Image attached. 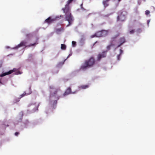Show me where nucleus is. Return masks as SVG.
Returning a JSON list of instances; mask_svg holds the SVG:
<instances>
[{"mask_svg": "<svg viewBox=\"0 0 155 155\" xmlns=\"http://www.w3.org/2000/svg\"><path fill=\"white\" fill-rule=\"evenodd\" d=\"M95 62L94 58L91 57L88 60H85L84 63L81 66L80 69L84 70L92 67L95 64Z\"/></svg>", "mask_w": 155, "mask_h": 155, "instance_id": "f257e3e1", "label": "nucleus"}, {"mask_svg": "<svg viewBox=\"0 0 155 155\" xmlns=\"http://www.w3.org/2000/svg\"><path fill=\"white\" fill-rule=\"evenodd\" d=\"M61 91L60 89H56L53 92H51L50 95V99L52 100L55 99L54 103L56 104L57 101L60 97V95L61 94Z\"/></svg>", "mask_w": 155, "mask_h": 155, "instance_id": "f03ea898", "label": "nucleus"}, {"mask_svg": "<svg viewBox=\"0 0 155 155\" xmlns=\"http://www.w3.org/2000/svg\"><path fill=\"white\" fill-rule=\"evenodd\" d=\"M127 14V12L126 11H123L117 17V20L121 21H124L126 18V16Z\"/></svg>", "mask_w": 155, "mask_h": 155, "instance_id": "7ed1b4c3", "label": "nucleus"}, {"mask_svg": "<svg viewBox=\"0 0 155 155\" xmlns=\"http://www.w3.org/2000/svg\"><path fill=\"white\" fill-rule=\"evenodd\" d=\"M15 69H13V70H11L9 71L8 72H5V73H4L1 74H0V83H2L1 82V81L2 79L1 77H2L3 76H4L5 75L9 74H11L13 72L15 71Z\"/></svg>", "mask_w": 155, "mask_h": 155, "instance_id": "20e7f679", "label": "nucleus"}, {"mask_svg": "<svg viewBox=\"0 0 155 155\" xmlns=\"http://www.w3.org/2000/svg\"><path fill=\"white\" fill-rule=\"evenodd\" d=\"M126 42V40L125 37H122L120 38L118 40V42L120 43V44L117 46V47H120Z\"/></svg>", "mask_w": 155, "mask_h": 155, "instance_id": "39448f33", "label": "nucleus"}, {"mask_svg": "<svg viewBox=\"0 0 155 155\" xmlns=\"http://www.w3.org/2000/svg\"><path fill=\"white\" fill-rule=\"evenodd\" d=\"M106 56V54L105 51H103L101 54H99L97 57V61H100L102 58L105 57Z\"/></svg>", "mask_w": 155, "mask_h": 155, "instance_id": "423d86ee", "label": "nucleus"}, {"mask_svg": "<svg viewBox=\"0 0 155 155\" xmlns=\"http://www.w3.org/2000/svg\"><path fill=\"white\" fill-rule=\"evenodd\" d=\"M71 89L70 87H68L65 91V92L63 94V96H64L66 95H68L70 94H74L75 92H72Z\"/></svg>", "mask_w": 155, "mask_h": 155, "instance_id": "0eeeda50", "label": "nucleus"}, {"mask_svg": "<svg viewBox=\"0 0 155 155\" xmlns=\"http://www.w3.org/2000/svg\"><path fill=\"white\" fill-rule=\"evenodd\" d=\"M110 0H103L102 4L104 8H105L109 5V2Z\"/></svg>", "mask_w": 155, "mask_h": 155, "instance_id": "6e6552de", "label": "nucleus"}, {"mask_svg": "<svg viewBox=\"0 0 155 155\" xmlns=\"http://www.w3.org/2000/svg\"><path fill=\"white\" fill-rule=\"evenodd\" d=\"M27 44V42L25 41H22L17 46L15 47V48H18L21 47L23 46H25Z\"/></svg>", "mask_w": 155, "mask_h": 155, "instance_id": "1a4fd4ad", "label": "nucleus"}, {"mask_svg": "<svg viewBox=\"0 0 155 155\" xmlns=\"http://www.w3.org/2000/svg\"><path fill=\"white\" fill-rule=\"evenodd\" d=\"M55 19H52L51 17H50L45 20V22L48 24H50L53 22Z\"/></svg>", "mask_w": 155, "mask_h": 155, "instance_id": "9d476101", "label": "nucleus"}, {"mask_svg": "<svg viewBox=\"0 0 155 155\" xmlns=\"http://www.w3.org/2000/svg\"><path fill=\"white\" fill-rule=\"evenodd\" d=\"M101 31L102 37H104L108 35L109 30H101Z\"/></svg>", "mask_w": 155, "mask_h": 155, "instance_id": "9b49d317", "label": "nucleus"}, {"mask_svg": "<svg viewBox=\"0 0 155 155\" xmlns=\"http://www.w3.org/2000/svg\"><path fill=\"white\" fill-rule=\"evenodd\" d=\"M64 28L63 27L57 29L56 30V32L57 34H59L60 32L63 31Z\"/></svg>", "mask_w": 155, "mask_h": 155, "instance_id": "f8f14e48", "label": "nucleus"}, {"mask_svg": "<svg viewBox=\"0 0 155 155\" xmlns=\"http://www.w3.org/2000/svg\"><path fill=\"white\" fill-rule=\"evenodd\" d=\"M89 87V86L88 85H82L79 87V88L80 89H86L88 88Z\"/></svg>", "mask_w": 155, "mask_h": 155, "instance_id": "ddd939ff", "label": "nucleus"}, {"mask_svg": "<svg viewBox=\"0 0 155 155\" xmlns=\"http://www.w3.org/2000/svg\"><path fill=\"white\" fill-rule=\"evenodd\" d=\"M119 35L120 34L118 33L117 35L112 37L111 38V41L113 42V41H114L117 37L119 36Z\"/></svg>", "mask_w": 155, "mask_h": 155, "instance_id": "4468645a", "label": "nucleus"}, {"mask_svg": "<svg viewBox=\"0 0 155 155\" xmlns=\"http://www.w3.org/2000/svg\"><path fill=\"white\" fill-rule=\"evenodd\" d=\"M38 44V41H36L35 43H34L33 44H30L29 45H27L26 46H25V47H30L31 46H35L36 45Z\"/></svg>", "mask_w": 155, "mask_h": 155, "instance_id": "2eb2a0df", "label": "nucleus"}, {"mask_svg": "<svg viewBox=\"0 0 155 155\" xmlns=\"http://www.w3.org/2000/svg\"><path fill=\"white\" fill-rule=\"evenodd\" d=\"M97 37H102V33L101 31H99L96 32Z\"/></svg>", "mask_w": 155, "mask_h": 155, "instance_id": "dca6fc26", "label": "nucleus"}, {"mask_svg": "<svg viewBox=\"0 0 155 155\" xmlns=\"http://www.w3.org/2000/svg\"><path fill=\"white\" fill-rule=\"evenodd\" d=\"M33 37V35L32 34H28L26 35V38L28 39H30Z\"/></svg>", "mask_w": 155, "mask_h": 155, "instance_id": "f3484780", "label": "nucleus"}, {"mask_svg": "<svg viewBox=\"0 0 155 155\" xmlns=\"http://www.w3.org/2000/svg\"><path fill=\"white\" fill-rule=\"evenodd\" d=\"M66 45L64 44H61V48L63 50H65L66 49Z\"/></svg>", "mask_w": 155, "mask_h": 155, "instance_id": "a211bd4d", "label": "nucleus"}, {"mask_svg": "<svg viewBox=\"0 0 155 155\" xmlns=\"http://www.w3.org/2000/svg\"><path fill=\"white\" fill-rule=\"evenodd\" d=\"M112 45H110L107 46V47L106 48L107 49V50L106 51H105L106 52L107 51H109V50H110V47Z\"/></svg>", "mask_w": 155, "mask_h": 155, "instance_id": "6ab92c4d", "label": "nucleus"}, {"mask_svg": "<svg viewBox=\"0 0 155 155\" xmlns=\"http://www.w3.org/2000/svg\"><path fill=\"white\" fill-rule=\"evenodd\" d=\"M134 32H135V31H134V30H132L130 31L129 33L130 34H134Z\"/></svg>", "mask_w": 155, "mask_h": 155, "instance_id": "aec40b11", "label": "nucleus"}, {"mask_svg": "<svg viewBox=\"0 0 155 155\" xmlns=\"http://www.w3.org/2000/svg\"><path fill=\"white\" fill-rule=\"evenodd\" d=\"M72 46L73 47H74L75 46L76 43V42L73 41L72 42Z\"/></svg>", "mask_w": 155, "mask_h": 155, "instance_id": "412c9836", "label": "nucleus"}, {"mask_svg": "<svg viewBox=\"0 0 155 155\" xmlns=\"http://www.w3.org/2000/svg\"><path fill=\"white\" fill-rule=\"evenodd\" d=\"M95 37H97L96 33L94 35H93L91 36V38H93Z\"/></svg>", "mask_w": 155, "mask_h": 155, "instance_id": "4be33fe9", "label": "nucleus"}, {"mask_svg": "<svg viewBox=\"0 0 155 155\" xmlns=\"http://www.w3.org/2000/svg\"><path fill=\"white\" fill-rule=\"evenodd\" d=\"M95 37H97L96 33L94 35H93L91 36V38H93Z\"/></svg>", "mask_w": 155, "mask_h": 155, "instance_id": "5701e85b", "label": "nucleus"}, {"mask_svg": "<svg viewBox=\"0 0 155 155\" xmlns=\"http://www.w3.org/2000/svg\"><path fill=\"white\" fill-rule=\"evenodd\" d=\"M150 13V11L148 10H147L145 12V14L147 15H148Z\"/></svg>", "mask_w": 155, "mask_h": 155, "instance_id": "b1692460", "label": "nucleus"}, {"mask_svg": "<svg viewBox=\"0 0 155 155\" xmlns=\"http://www.w3.org/2000/svg\"><path fill=\"white\" fill-rule=\"evenodd\" d=\"M26 94L25 92L23 94L20 95L21 97H22Z\"/></svg>", "mask_w": 155, "mask_h": 155, "instance_id": "393cba45", "label": "nucleus"}, {"mask_svg": "<svg viewBox=\"0 0 155 155\" xmlns=\"http://www.w3.org/2000/svg\"><path fill=\"white\" fill-rule=\"evenodd\" d=\"M20 115L21 116V117H22L23 115V112L21 111L20 113Z\"/></svg>", "mask_w": 155, "mask_h": 155, "instance_id": "a878e982", "label": "nucleus"}, {"mask_svg": "<svg viewBox=\"0 0 155 155\" xmlns=\"http://www.w3.org/2000/svg\"><path fill=\"white\" fill-rule=\"evenodd\" d=\"M120 54H119V55H117V59L118 60H120Z\"/></svg>", "mask_w": 155, "mask_h": 155, "instance_id": "bb28decb", "label": "nucleus"}, {"mask_svg": "<svg viewBox=\"0 0 155 155\" xmlns=\"http://www.w3.org/2000/svg\"><path fill=\"white\" fill-rule=\"evenodd\" d=\"M19 134V133L18 132H16L15 133V135L16 136H17Z\"/></svg>", "mask_w": 155, "mask_h": 155, "instance_id": "cd10ccee", "label": "nucleus"}, {"mask_svg": "<svg viewBox=\"0 0 155 155\" xmlns=\"http://www.w3.org/2000/svg\"><path fill=\"white\" fill-rule=\"evenodd\" d=\"M123 51H122V50L121 49H120V55H121Z\"/></svg>", "mask_w": 155, "mask_h": 155, "instance_id": "c85d7f7f", "label": "nucleus"}, {"mask_svg": "<svg viewBox=\"0 0 155 155\" xmlns=\"http://www.w3.org/2000/svg\"><path fill=\"white\" fill-rule=\"evenodd\" d=\"M50 88L51 89H53L54 88V87L53 86H50Z\"/></svg>", "mask_w": 155, "mask_h": 155, "instance_id": "c756f323", "label": "nucleus"}, {"mask_svg": "<svg viewBox=\"0 0 155 155\" xmlns=\"http://www.w3.org/2000/svg\"><path fill=\"white\" fill-rule=\"evenodd\" d=\"M60 16V17H63V15H61Z\"/></svg>", "mask_w": 155, "mask_h": 155, "instance_id": "7c9ffc66", "label": "nucleus"}, {"mask_svg": "<svg viewBox=\"0 0 155 155\" xmlns=\"http://www.w3.org/2000/svg\"><path fill=\"white\" fill-rule=\"evenodd\" d=\"M137 30L138 31L141 30V29H138Z\"/></svg>", "mask_w": 155, "mask_h": 155, "instance_id": "2f4dec72", "label": "nucleus"}, {"mask_svg": "<svg viewBox=\"0 0 155 155\" xmlns=\"http://www.w3.org/2000/svg\"><path fill=\"white\" fill-rule=\"evenodd\" d=\"M2 66V64H0V67H1Z\"/></svg>", "mask_w": 155, "mask_h": 155, "instance_id": "473e14b6", "label": "nucleus"}, {"mask_svg": "<svg viewBox=\"0 0 155 155\" xmlns=\"http://www.w3.org/2000/svg\"><path fill=\"white\" fill-rule=\"evenodd\" d=\"M121 1V0H118V1L119 2H120Z\"/></svg>", "mask_w": 155, "mask_h": 155, "instance_id": "72a5a7b5", "label": "nucleus"}, {"mask_svg": "<svg viewBox=\"0 0 155 155\" xmlns=\"http://www.w3.org/2000/svg\"><path fill=\"white\" fill-rule=\"evenodd\" d=\"M138 3H139V5H140V3H139V2H138Z\"/></svg>", "mask_w": 155, "mask_h": 155, "instance_id": "f704fd0d", "label": "nucleus"}, {"mask_svg": "<svg viewBox=\"0 0 155 155\" xmlns=\"http://www.w3.org/2000/svg\"><path fill=\"white\" fill-rule=\"evenodd\" d=\"M96 42H95V43L94 44V45L96 43Z\"/></svg>", "mask_w": 155, "mask_h": 155, "instance_id": "c9c22d12", "label": "nucleus"}, {"mask_svg": "<svg viewBox=\"0 0 155 155\" xmlns=\"http://www.w3.org/2000/svg\"><path fill=\"white\" fill-rule=\"evenodd\" d=\"M148 23H149V21H148Z\"/></svg>", "mask_w": 155, "mask_h": 155, "instance_id": "e433bc0d", "label": "nucleus"}, {"mask_svg": "<svg viewBox=\"0 0 155 155\" xmlns=\"http://www.w3.org/2000/svg\"><path fill=\"white\" fill-rule=\"evenodd\" d=\"M56 18H58V17H56Z\"/></svg>", "mask_w": 155, "mask_h": 155, "instance_id": "4c0bfd02", "label": "nucleus"}]
</instances>
